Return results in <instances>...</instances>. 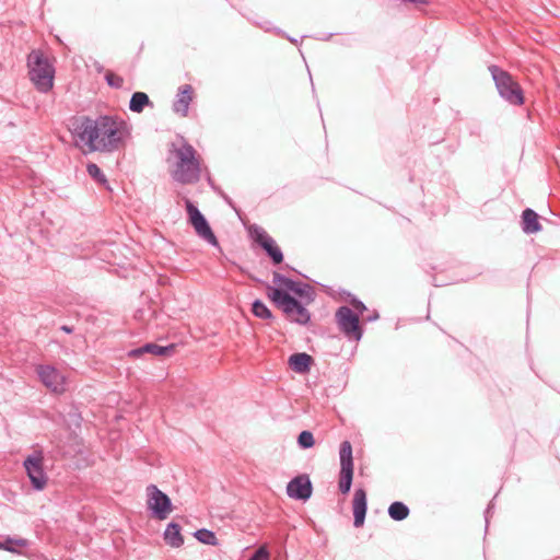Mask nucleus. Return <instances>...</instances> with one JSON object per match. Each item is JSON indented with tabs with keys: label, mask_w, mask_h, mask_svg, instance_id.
<instances>
[{
	"label": "nucleus",
	"mask_w": 560,
	"mask_h": 560,
	"mask_svg": "<svg viewBox=\"0 0 560 560\" xmlns=\"http://www.w3.org/2000/svg\"><path fill=\"white\" fill-rule=\"evenodd\" d=\"M69 130L77 143L89 148L91 152L112 153L125 147L130 137V127L117 116L101 115L96 119L89 116L70 118Z\"/></svg>",
	"instance_id": "obj_1"
},
{
	"label": "nucleus",
	"mask_w": 560,
	"mask_h": 560,
	"mask_svg": "<svg viewBox=\"0 0 560 560\" xmlns=\"http://www.w3.org/2000/svg\"><path fill=\"white\" fill-rule=\"evenodd\" d=\"M177 162L172 177L183 185L196 184L200 180L201 167L194 147L184 142L180 148L175 150Z\"/></svg>",
	"instance_id": "obj_2"
},
{
	"label": "nucleus",
	"mask_w": 560,
	"mask_h": 560,
	"mask_svg": "<svg viewBox=\"0 0 560 560\" xmlns=\"http://www.w3.org/2000/svg\"><path fill=\"white\" fill-rule=\"evenodd\" d=\"M30 79L40 93L54 86L55 67L40 50H33L27 57Z\"/></svg>",
	"instance_id": "obj_3"
},
{
	"label": "nucleus",
	"mask_w": 560,
	"mask_h": 560,
	"mask_svg": "<svg viewBox=\"0 0 560 560\" xmlns=\"http://www.w3.org/2000/svg\"><path fill=\"white\" fill-rule=\"evenodd\" d=\"M270 298L277 307L285 314L288 319L299 324H306L310 320V313L303 302L298 301L288 292L283 290H272Z\"/></svg>",
	"instance_id": "obj_4"
},
{
	"label": "nucleus",
	"mask_w": 560,
	"mask_h": 560,
	"mask_svg": "<svg viewBox=\"0 0 560 560\" xmlns=\"http://www.w3.org/2000/svg\"><path fill=\"white\" fill-rule=\"evenodd\" d=\"M490 71L500 95L513 105H522L524 103L523 90L512 75L498 67H491Z\"/></svg>",
	"instance_id": "obj_5"
},
{
	"label": "nucleus",
	"mask_w": 560,
	"mask_h": 560,
	"mask_svg": "<svg viewBox=\"0 0 560 560\" xmlns=\"http://www.w3.org/2000/svg\"><path fill=\"white\" fill-rule=\"evenodd\" d=\"M185 207L188 214V222L192 225L197 235L210 245L218 246L217 236L200 210L187 198L185 199Z\"/></svg>",
	"instance_id": "obj_6"
},
{
	"label": "nucleus",
	"mask_w": 560,
	"mask_h": 560,
	"mask_svg": "<svg viewBox=\"0 0 560 560\" xmlns=\"http://www.w3.org/2000/svg\"><path fill=\"white\" fill-rule=\"evenodd\" d=\"M147 505L151 515L156 520H165L173 510L170 497L161 491L155 485L147 487Z\"/></svg>",
	"instance_id": "obj_7"
},
{
	"label": "nucleus",
	"mask_w": 560,
	"mask_h": 560,
	"mask_svg": "<svg viewBox=\"0 0 560 560\" xmlns=\"http://www.w3.org/2000/svg\"><path fill=\"white\" fill-rule=\"evenodd\" d=\"M39 381L52 393L62 394L66 392V376L49 364H40L36 368Z\"/></svg>",
	"instance_id": "obj_8"
},
{
	"label": "nucleus",
	"mask_w": 560,
	"mask_h": 560,
	"mask_svg": "<svg viewBox=\"0 0 560 560\" xmlns=\"http://www.w3.org/2000/svg\"><path fill=\"white\" fill-rule=\"evenodd\" d=\"M249 233L255 243H257L272 259L273 264H281L283 255L276 241L262 229L257 226L249 228Z\"/></svg>",
	"instance_id": "obj_9"
},
{
	"label": "nucleus",
	"mask_w": 560,
	"mask_h": 560,
	"mask_svg": "<svg viewBox=\"0 0 560 560\" xmlns=\"http://www.w3.org/2000/svg\"><path fill=\"white\" fill-rule=\"evenodd\" d=\"M26 474L34 490L40 491L47 485V476L43 467V456L31 455L24 460Z\"/></svg>",
	"instance_id": "obj_10"
},
{
	"label": "nucleus",
	"mask_w": 560,
	"mask_h": 560,
	"mask_svg": "<svg viewBox=\"0 0 560 560\" xmlns=\"http://www.w3.org/2000/svg\"><path fill=\"white\" fill-rule=\"evenodd\" d=\"M341 330L355 340L361 338L358 315L349 307H340L336 314Z\"/></svg>",
	"instance_id": "obj_11"
},
{
	"label": "nucleus",
	"mask_w": 560,
	"mask_h": 560,
	"mask_svg": "<svg viewBox=\"0 0 560 560\" xmlns=\"http://www.w3.org/2000/svg\"><path fill=\"white\" fill-rule=\"evenodd\" d=\"M312 483L306 475H301L292 479L287 487L289 497L307 500L312 495Z\"/></svg>",
	"instance_id": "obj_12"
},
{
	"label": "nucleus",
	"mask_w": 560,
	"mask_h": 560,
	"mask_svg": "<svg viewBox=\"0 0 560 560\" xmlns=\"http://www.w3.org/2000/svg\"><path fill=\"white\" fill-rule=\"evenodd\" d=\"M368 509L366 492L364 489H357L352 499L353 525L361 527L364 524Z\"/></svg>",
	"instance_id": "obj_13"
},
{
	"label": "nucleus",
	"mask_w": 560,
	"mask_h": 560,
	"mask_svg": "<svg viewBox=\"0 0 560 560\" xmlns=\"http://www.w3.org/2000/svg\"><path fill=\"white\" fill-rule=\"evenodd\" d=\"M194 89L190 84H183L178 88L176 100L173 103V112L185 117L188 114L189 104L192 101Z\"/></svg>",
	"instance_id": "obj_14"
},
{
	"label": "nucleus",
	"mask_w": 560,
	"mask_h": 560,
	"mask_svg": "<svg viewBox=\"0 0 560 560\" xmlns=\"http://www.w3.org/2000/svg\"><path fill=\"white\" fill-rule=\"evenodd\" d=\"M176 346L174 343L168 346H159L153 342L143 345L142 347L132 349L129 352L130 357L138 358L144 353H150L158 357H171L175 352Z\"/></svg>",
	"instance_id": "obj_15"
},
{
	"label": "nucleus",
	"mask_w": 560,
	"mask_h": 560,
	"mask_svg": "<svg viewBox=\"0 0 560 560\" xmlns=\"http://www.w3.org/2000/svg\"><path fill=\"white\" fill-rule=\"evenodd\" d=\"M164 540L168 546L173 548H179L183 546L184 538L180 534L179 524L175 522H171L170 524H167L164 530Z\"/></svg>",
	"instance_id": "obj_16"
},
{
	"label": "nucleus",
	"mask_w": 560,
	"mask_h": 560,
	"mask_svg": "<svg viewBox=\"0 0 560 560\" xmlns=\"http://www.w3.org/2000/svg\"><path fill=\"white\" fill-rule=\"evenodd\" d=\"M312 357L306 353H295L289 359L291 369L298 373H305L310 370Z\"/></svg>",
	"instance_id": "obj_17"
},
{
	"label": "nucleus",
	"mask_w": 560,
	"mask_h": 560,
	"mask_svg": "<svg viewBox=\"0 0 560 560\" xmlns=\"http://www.w3.org/2000/svg\"><path fill=\"white\" fill-rule=\"evenodd\" d=\"M523 230L525 233H537L541 230L538 221V214L532 209H526L523 212Z\"/></svg>",
	"instance_id": "obj_18"
},
{
	"label": "nucleus",
	"mask_w": 560,
	"mask_h": 560,
	"mask_svg": "<svg viewBox=\"0 0 560 560\" xmlns=\"http://www.w3.org/2000/svg\"><path fill=\"white\" fill-rule=\"evenodd\" d=\"M145 106H153L144 92H135L129 101V109L133 113H142Z\"/></svg>",
	"instance_id": "obj_19"
},
{
	"label": "nucleus",
	"mask_w": 560,
	"mask_h": 560,
	"mask_svg": "<svg viewBox=\"0 0 560 560\" xmlns=\"http://www.w3.org/2000/svg\"><path fill=\"white\" fill-rule=\"evenodd\" d=\"M280 285L278 290H283L284 292H288L290 295L291 293L300 296V298H306L308 300L307 295V288L305 285H302L301 283H296L290 279H280Z\"/></svg>",
	"instance_id": "obj_20"
},
{
	"label": "nucleus",
	"mask_w": 560,
	"mask_h": 560,
	"mask_svg": "<svg viewBox=\"0 0 560 560\" xmlns=\"http://www.w3.org/2000/svg\"><path fill=\"white\" fill-rule=\"evenodd\" d=\"M352 479L353 468L340 467L338 487L343 494H347L350 491Z\"/></svg>",
	"instance_id": "obj_21"
},
{
	"label": "nucleus",
	"mask_w": 560,
	"mask_h": 560,
	"mask_svg": "<svg viewBox=\"0 0 560 560\" xmlns=\"http://www.w3.org/2000/svg\"><path fill=\"white\" fill-rule=\"evenodd\" d=\"M340 467L353 468L352 446L351 443L345 441L340 445Z\"/></svg>",
	"instance_id": "obj_22"
},
{
	"label": "nucleus",
	"mask_w": 560,
	"mask_h": 560,
	"mask_svg": "<svg viewBox=\"0 0 560 560\" xmlns=\"http://www.w3.org/2000/svg\"><path fill=\"white\" fill-rule=\"evenodd\" d=\"M389 516L395 521H402L408 517L409 509L402 502H394L388 508Z\"/></svg>",
	"instance_id": "obj_23"
},
{
	"label": "nucleus",
	"mask_w": 560,
	"mask_h": 560,
	"mask_svg": "<svg viewBox=\"0 0 560 560\" xmlns=\"http://www.w3.org/2000/svg\"><path fill=\"white\" fill-rule=\"evenodd\" d=\"M192 535L201 544L209 545V546L218 545V538L215 536V533L210 529L200 528V529H197Z\"/></svg>",
	"instance_id": "obj_24"
},
{
	"label": "nucleus",
	"mask_w": 560,
	"mask_h": 560,
	"mask_svg": "<svg viewBox=\"0 0 560 560\" xmlns=\"http://www.w3.org/2000/svg\"><path fill=\"white\" fill-rule=\"evenodd\" d=\"M86 172L97 184L104 186L106 189H110L105 174L95 163H89L86 165Z\"/></svg>",
	"instance_id": "obj_25"
},
{
	"label": "nucleus",
	"mask_w": 560,
	"mask_h": 560,
	"mask_svg": "<svg viewBox=\"0 0 560 560\" xmlns=\"http://www.w3.org/2000/svg\"><path fill=\"white\" fill-rule=\"evenodd\" d=\"M14 546L27 547L28 541H27V539H24V538L14 539L11 537H7V539L4 541H1L0 549L7 550L10 552H18L16 549L14 548Z\"/></svg>",
	"instance_id": "obj_26"
},
{
	"label": "nucleus",
	"mask_w": 560,
	"mask_h": 560,
	"mask_svg": "<svg viewBox=\"0 0 560 560\" xmlns=\"http://www.w3.org/2000/svg\"><path fill=\"white\" fill-rule=\"evenodd\" d=\"M81 424H82V417L81 415L74 410V411H70L68 413V419H67V427L69 430H72L73 432H75L78 429L81 428Z\"/></svg>",
	"instance_id": "obj_27"
},
{
	"label": "nucleus",
	"mask_w": 560,
	"mask_h": 560,
	"mask_svg": "<svg viewBox=\"0 0 560 560\" xmlns=\"http://www.w3.org/2000/svg\"><path fill=\"white\" fill-rule=\"evenodd\" d=\"M105 81L110 88L114 89H120L124 84V79L112 71L106 72Z\"/></svg>",
	"instance_id": "obj_28"
},
{
	"label": "nucleus",
	"mask_w": 560,
	"mask_h": 560,
	"mask_svg": "<svg viewBox=\"0 0 560 560\" xmlns=\"http://www.w3.org/2000/svg\"><path fill=\"white\" fill-rule=\"evenodd\" d=\"M298 441H299V444L304 448L312 447L315 444L314 436L310 431L301 432Z\"/></svg>",
	"instance_id": "obj_29"
},
{
	"label": "nucleus",
	"mask_w": 560,
	"mask_h": 560,
	"mask_svg": "<svg viewBox=\"0 0 560 560\" xmlns=\"http://www.w3.org/2000/svg\"><path fill=\"white\" fill-rule=\"evenodd\" d=\"M253 313L260 318H269L271 317L270 311L267 308V306L261 302H255L253 304Z\"/></svg>",
	"instance_id": "obj_30"
},
{
	"label": "nucleus",
	"mask_w": 560,
	"mask_h": 560,
	"mask_svg": "<svg viewBox=\"0 0 560 560\" xmlns=\"http://www.w3.org/2000/svg\"><path fill=\"white\" fill-rule=\"evenodd\" d=\"M270 553L266 546H260L254 555L249 558V560H269Z\"/></svg>",
	"instance_id": "obj_31"
},
{
	"label": "nucleus",
	"mask_w": 560,
	"mask_h": 560,
	"mask_svg": "<svg viewBox=\"0 0 560 560\" xmlns=\"http://www.w3.org/2000/svg\"><path fill=\"white\" fill-rule=\"evenodd\" d=\"M222 198L224 199V201L233 208V210L235 211V213L237 214L238 219L241 220V222L245 225V218L243 217V212L240 208H237L235 206V203L233 202V200L226 195V194H221Z\"/></svg>",
	"instance_id": "obj_32"
},
{
	"label": "nucleus",
	"mask_w": 560,
	"mask_h": 560,
	"mask_svg": "<svg viewBox=\"0 0 560 560\" xmlns=\"http://www.w3.org/2000/svg\"><path fill=\"white\" fill-rule=\"evenodd\" d=\"M222 198L224 199V201L233 208V210L235 211V213L237 214L238 219L241 220V222L245 225V218L243 217V212L240 208H237L235 206V203L233 202V200L226 195V194H221Z\"/></svg>",
	"instance_id": "obj_33"
},
{
	"label": "nucleus",
	"mask_w": 560,
	"mask_h": 560,
	"mask_svg": "<svg viewBox=\"0 0 560 560\" xmlns=\"http://www.w3.org/2000/svg\"><path fill=\"white\" fill-rule=\"evenodd\" d=\"M222 198L224 199V201L233 208V210L235 211V213L237 214L238 219L241 220V222L245 225V218L243 217V212L240 208H237L235 206V203L233 202V200L226 195V194H221Z\"/></svg>",
	"instance_id": "obj_34"
},
{
	"label": "nucleus",
	"mask_w": 560,
	"mask_h": 560,
	"mask_svg": "<svg viewBox=\"0 0 560 560\" xmlns=\"http://www.w3.org/2000/svg\"><path fill=\"white\" fill-rule=\"evenodd\" d=\"M60 329L66 332V334H71L73 331V328L71 326H68V325H62L60 327Z\"/></svg>",
	"instance_id": "obj_35"
}]
</instances>
